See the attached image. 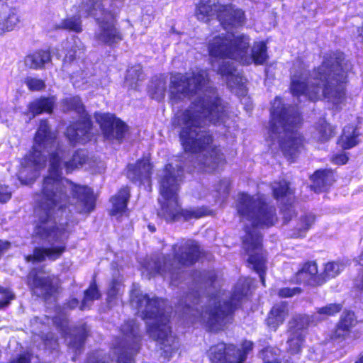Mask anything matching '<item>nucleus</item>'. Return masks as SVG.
I'll return each mask as SVG.
<instances>
[{
    "mask_svg": "<svg viewBox=\"0 0 363 363\" xmlns=\"http://www.w3.org/2000/svg\"><path fill=\"white\" fill-rule=\"evenodd\" d=\"M288 314L287 306L285 303H280L275 305L269 313L266 320L268 327L276 330L282 324Z\"/></svg>",
    "mask_w": 363,
    "mask_h": 363,
    "instance_id": "21",
    "label": "nucleus"
},
{
    "mask_svg": "<svg viewBox=\"0 0 363 363\" xmlns=\"http://www.w3.org/2000/svg\"><path fill=\"white\" fill-rule=\"evenodd\" d=\"M62 104L64 111H75L79 114L84 113V106L78 96L66 98Z\"/></svg>",
    "mask_w": 363,
    "mask_h": 363,
    "instance_id": "32",
    "label": "nucleus"
},
{
    "mask_svg": "<svg viewBox=\"0 0 363 363\" xmlns=\"http://www.w3.org/2000/svg\"><path fill=\"white\" fill-rule=\"evenodd\" d=\"M92 363H108V362H105L102 358V359L96 360L94 362H92Z\"/></svg>",
    "mask_w": 363,
    "mask_h": 363,
    "instance_id": "57",
    "label": "nucleus"
},
{
    "mask_svg": "<svg viewBox=\"0 0 363 363\" xmlns=\"http://www.w3.org/2000/svg\"><path fill=\"white\" fill-rule=\"evenodd\" d=\"M357 320L354 313L351 311L344 312L338 323L340 325L349 329L350 331L352 328L356 325Z\"/></svg>",
    "mask_w": 363,
    "mask_h": 363,
    "instance_id": "35",
    "label": "nucleus"
},
{
    "mask_svg": "<svg viewBox=\"0 0 363 363\" xmlns=\"http://www.w3.org/2000/svg\"><path fill=\"white\" fill-rule=\"evenodd\" d=\"M75 57V52L73 50H69L67 53L65 54L64 60L67 62H71L74 60Z\"/></svg>",
    "mask_w": 363,
    "mask_h": 363,
    "instance_id": "50",
    "label": "nucleus"
},
{
    "mask_svg": "<svg viewBox=\"0 0 363 363\" xmlns=\"http://www.w3.org/2000/svg\"><path fill=\"white\" fill-rule=\"evenodd\" d=\"M235 208L245 224V235L243 237V248L249 255L248 264L259 275L264 286L265 257L262 250V238L257 228H269L277 220L275 208L266 203L263 195L250 196L240 193L238 195Z\"/></svg>",
    "mask_w": 363,
    "mask_h": 363,
    "instance_id": "4",
    "label": "nucleus"
},
{
    "mask_svg": "<svg viewBox=\"0 0 363 363\" xmlns=\"http://www.w3.org/2000/svg\"><path fill=\"white\" fill-rule=\"evenodd\" d=\"M354 363H363V354L359 356Z\"/></svg>",
    "mask_w": 363,
    "mask_h": 363,
    "instance_id": "56",
    "label": "nucleus"
},
{
    "mask_svg": "<svg viewBox=\"0 0 363 363\" xmlns=\"http://www.w3.org/2000/svg\"><path fill=\"white\" fill-rule=\"evenodd\" d=\"M315 216L312 214L306 215L301 217L300 221L297 225V230L298 231L297 236H304L305 233L311 228L312 224L314 223Z\"/></svg>",
    "mask_w": 363,
    "mask_h": 363,
    "instance_id": "33",
    "label": "nucleus"
},
{
    "mask_svg": "<svg viewBox=\"0 0 363 363\" xmlns=\"http://www.w3.org/2000/svg\"><path fill=\"white\" fill-rule=\"evenodd\" d=\"M96 38L110 45L118 43L122 40L121 35L113 24H103L96 35Z\"/></svg>",
    "mask_w": 363,
    "mask_h": 363,
    "instance_id": "22",
    "label": "nucleus"
},
{
    "mask_svg": "<svg viewBox=\"0 0 363 363\" xmlns=\"http://www.w3.org/2000/svg\"><path fill=\"white\" fill-rule=\"evenodd\" d=\"M122 340L113 348V354L118 363H133V357L140 349V335L138 323L128 320L121 327Z\"/></svg>",
    "mask_w": 363,
    "mask_h": 363,
    "instance_id": "12",
    "label": "nucleus"
},
{
    "mask_svg": "<svg viewBox=\"0 0 363 363\" xmlns=\"http://www.w3.org/2000/svg\"><path fill=\"white\" fill-rule=\"evenodd\" d=\"M301 289L298 287L294 288H282L279 290L278 294L282 298H289L295 295L299 294Z\"/></svg>",
    "mask_w": 363,
    "mask_h": 363,
    "instance_id": "42",
    "label": "nucleus"
},
{
    "mask_svg": "<svg viewBox=\"0 0 363 363\" xmlns=\"http://www.w3.org/2000/svg\"><path fill=\"white\" fill-rule=\"evenodd\" d=\"M350 65L341 54L330 55L315 69L308 78L304 67L291 73V91L294 96H304L311 101L325 99L338 107L345 101V84Z\"/></svg>",
    "mask_w": 363,
    "mask_h": 363,
    "instance_id": "3",
    "label": "nucleus"
},
{
    "mask_svg": "<svg viewBox=\"0 0 363 363\" xmlns=\"http://www.w3.org/2000/svg\"><path fill=\"white\" fill-rule=\"evenodd\" d=\"M334 135V129L324 119H321L317 123L313 138L318 141H328Z\"/></svg>",
    "mask_w": 363,
    "mask_h": 363,
    "instance_id": "27",
    "label": "nucleus"
},
{
    "mask_svg": "<svg viewBox=\"0 0 363 363\" xmlns=\"http://www.w3.org/2000/svg\"><path fill=\"white\" fill-rule=\"evenodd\" d=\"M112 0H92V11L99 10L101 13H104V7L106 6H112ZM92 16H95L96 21H99V17H96L97 13L92 12Z\"/></svg>",
    "mask_w": 363,
    "mask_h": 363,
    "instance_id": "39",
    "label": "nucleus"
},
{
    "mask_svg": "<svg viewBox=\"0 0 363 363\" xmlns=\"http://www.w3.org/2000/svg\"><path fill=\"white\" fill-rule=\"evenodd\" d=\"M310 323H315L313 321V315L309 317L306 315H296L289 322V333H302L306 335V329Z\"/></svg>",
    "mask_w": 363,
    "mask_h": 363,
    "instance_id": "25",
    "label": "nucleus"
},
{
    "mask_svg": "<svg viewBox=\"0 0 363 363\" xmlns=\"http://www.w3.org/2000/svg\"><path fill=\"white\" fill-rule=\"evenodd\" d=\"M274 196L276 199H279L290 194L289 184L286 181L279 183L274 182L272 186Z\"/></svg>",
    "mask_w": 363,
    "mask_h": 363,
    "instance_id": "36",
    "label": "nucleus"
},
{
    "mask_svg": "<svg viewBox=\"0 0 363 363\" xmlns=\"http://www.w3.org/2000/svg\"><path fill=\"white\" fill-rule=\"evenodd\" d=\"M91 294V286L86 290L84 299L80 305V310L84 311L86 308V302L89 301V296Z\"/></svg>",
    "mask_w": 363,
    "mask_h": 363,
    "instance_id": "47",
    "label": "nucleus"
},
{
    "mask_svg": "<svg viewBox=\"0 0 363 363\" xmlns=\"http://www.w3.org/2000/svg\"><path fill=\"white\" fill-rule=\"evenodd\" d=\"M313 182L311 188L315 192L325 191L335 181L334 173L330 169H319L311 177Z\"/></svg>",
    "mask_w": 363,
    "mask_h": 363,
    "instance_id": "20",
    "label": "nucleus"
},
{
    "mask_svg": "<svg viewBox=\"0 0 363 363\" xmlns=\"http://www.w3.org/2000/svg\"><path fill=\"white\" fill-rule=\"evenodd\" d=\"M94 118L107 140L121 142L128 130L126 124L109 113H95Z\"/></svg>",
    "mask_w": 363,
    "mask_h": 363,
    "instance_id": "14",
    "label": "nucleus"
},
{
    "mask_svg": "<svg viewBox=\"0 0 363 363\" xmlns=\"http://www.w3.org/2000/svg\"><path fill=\"white\" fill-rule=\"evenodd\" d=\"M0 310L6 308L11 303V301L15 298V295L9 289H4L0 286Z\"/></svg>",
    "mask_w": 363,
    "mask_h": 363,
    "instance_id": "38",
    "label": "nucleus"
},
{
    "mask_svg": "<svg viewBox=\"0 0 363 363\" xmlns=\"http://www.w3.org/2000/svg\"><path fill=\"white\" fill-rule=\"evenodd\" d=\"M294 283H306L310 284H321L324 282L322 274H318V266L315 262L306 263L297 272L292 280Z\"/></svg>",
    "mask_w": 363,
    "mask_h": 363,
    "instance_id": "17",
    "label": "nucleus"
},
{
    "mask_svg": "<svg viewBox=\"0 0 363 363\" xmlns=\"http://www.w3.org/2000/svg\"><path fill=\"white\" fill-rule=\"evenodd\" d=\"M90 129L91 122L89 120L79 121L67 128L66 135L72 145H83L91 140Z\"/></svg>",
    "mask_w": 363,
    "mask_h": 363,
    "instance_id": "16",
    "label": "nucleus"
},
{
    "mask_svg": "<svg viewBox=\"0 0 363 363\" xmlns=\"http://www.w3.org/2000/svg\"><path fill=\"white\" fill-rule=\"evenodd\" d=\"M207 82L204 70L176 74L171 77L169 93L170 99L175 102L196 95L191 106L177 115V123L181 128L179 138L184 151L196 154L195 168L210 172L223 164L225 157L203 125L207 121L224 122L225 107L213 89H203Z\"/></svg>",
    "mask_w": 363,
    "mask_h": 363,
    "instance_id": "2",
    "label": "nucleus"
},
{
    "mask_svg": "<svg viewBox=\"0 0 363 363\" xmlns=\"http://www.w3.org/2000/svg\"><path fill=\"white\" fill-rule=\"evenodd\" d=\"M9 247V242L0 240V257Z\"/></svg>",
    "mask_w": 363,
    "mask_h": 363,
    "instance_id": "49",
    "label": "nucleus"
},
{
    "mask_svg": "<svg viewBox=\"0 0 363 363\" xmlns=\"http://www.w3.org/2000/svg\"><path fill=\"white\" fill-rule=\"evenodd\" d=\"M152 166L148 158L138 160L135 165L128 167L127 176L133 182L148 179L151 175Z\"/></svg>",
    "mask_w": 363,
    "mask_h": 363,
    "instance_id": "19",
    "label": "nucleus"
},
{
    "mask_svg": "<svg viewBox=\"0 0 363 363\" xmlns=\"http://www.w3.org/2000/svg\"><path fill=\"white\" fill-rule=\"evenodd\" d=\"M343 264L339 262H329L325 264V270L323 277L325 278H333L336 277L343 269Z\"/></svg>",
    "mask_w": 363,
    "mask_h": 363,
    "instance_id": "34",
    "label": "nucleus"
},
{
    "mask_svg": "<svg viewBox=\"0 0 363 363\" xmlns=\"http://www.w3.org/2000/svg\"><path fill=\"white\" fill-rule=\"evenodd\" d=\"M264 363H285L280 356L281 351L276 347H267L262 352Z\"/></svg>",
    "mask_w": 363,
    "mask_h": 363,
    "instance_id": "31",
    "label": "nucleus"
},
{
    "mask_svg": "<svg viewBox=\"0 0 363 363\" xmlns=\"http://www.w3.org/2000/svg\"><path fill=\"white\" fill-rule=\"evenodd\" d=\"M14 24H0V36L5 32L13 30Z\"/></svg>",
    "mask_w": 363,
    "mask_h": 363,
    "instance_id": "48",
    "label": "nucleus"
},
{
    "mask_svg": "<svg viewBox=\"0 0 363 363\" xmlns=\"http://www.w3.org/2000/svg\"><path fill=\"white\" fill-rule=\"evenodd\" d=\"M105 169V164L102 161H99L94 169L96 172L101 173Z\"/></svg>",
    "mask_w": 363,
    "mask_h": 363,
    "instance_id": "52",
    "label": "nucleus"
},
{
    "mask_svg": "<svg viewBox=\"0 0 363 363\" xmlns=\"http://www.w3.org/2000/svg\"><path fill=\"white\" fill-rule=\"evenodd\" d=\"M67 308L73 309L79 306V301L77 298H71L67 303Z\"/></svg>",
    "mask_w": 363,
    "mask_h": 363,
    "instance_id": "51",
    "label": "nucleus"
},
{
    "mask_svg": "<svg viewBox=\"0 0 363 363\" xmlns=\"http://www.w3.org/2000/svg\"><path fill=\"white\" fill-rule=\"evenodd\" d=\"M99 296L100 295L99 294L96 285L94 283H92V300L99 298Z\"/></svg>",
    "mask_w": 363,
    "mask_h": 363,
    "instance_id": "53",
    "label": "nucleus"
},
{
    "mask_svg": "<svg viewBox=\"0 0 363 363\" xmlns=\"http://www.w3.org/2000/svg\"><path fill=\"white\" fill-rule=\"evenodd\" d=\"M28 284L34 294L45 299L55 291L52 279L43 270L32 269L28 275Z\"/></svg>",
    "mask_w": 363,
    "mask_h": 363,
    "instance_id": "15",
    "label": "nucleus"
},
{
    "mask_svg": "<svg viewBox=\"0 0 363 363\" xmlns=\"http://www.w3.org/2000/svg\"><path fill=\"white\" fill-rule=\"evenodd\" d=\"M350 333L351 331L349 329L337 323L335 330L332 332L330 337L333 340L341 342L346 340Z\"/></svg>",
    "mask_w": 363,
    "mask_h": 363,
    "instance_id": "37",
    "label": "nucleus"
},
{
    "mask_svg": "<svg viewBox=\"0 0 363 363\" xmlns=\"http://www.w3.org/2000/svg\"><path fill=\"white\" fill-rule=\"evenodd\" d=\"M212 66H213V68H216V62H213Z\"/></svg>",
    "mask_w": 363,
    "mask_h": 363,
    "instance_id": "59",
    "label": "nucleus"
},
{
    "mask_svg": "<svg viewBox=\"0 0 363 363\" xmlns=\"http://www.w3.org/2000/svg\"><path fill=\"white\" fill-rule=\"evenodd\" d=\"M65 26V28H67V29H72V30H78L79 28V26H80V24H77V23H74V24H63Z\"/></svg>",
    "mask_w": 363,
    "mask_h": 363,
    "instance_id": "54",
    "label": "nucleus"
},
{
    "mask_svg": "<svg viewBox=\"0 0 363 363\" xmlns=\"http://www.w3.org/2000/svg\"><path fill=\"white\" fill-rule=\"evenodd\" d=\"M244 297V289L235 287L230 301H223L221 304L220 296L211 298V305L201 313V321L211 330H221L230 320V315Z\"/></svg>",
    "mask_w": 363,
    "mask_h": 363,
    "instance_id": "10",
    "label": "nucleus"
},
{
    "mask_svg": "<svg viewBox=\"0 0 363 363\" xmlns=\"http://www.w3.org/2000/svg\"><path fill=\"white\" fill-rule=\"evenodd\" d=\"M173 257L170 255L162 257L161 259H151L144 265L143 274L148 279L160 274L173 276L177 270L183 266L191 265L196 262L200 255L198 244L193 240H187L180 245L173 246Z\"/></svg>",
    "mask_w": 363,
    "mask_h": 363,
    "instance_id": "9",
    "label": "nucleus"
},
{
    "mask_svg": "<svg viewBox=\"0 0 363 363\" xmlns=\"http://www.w3.org/2000/svg\"><path fill=\"white\" fill-rule=\"evenodd\" d=\"M84 335H80L78 337L79 345H82L84 343Z\"/></svg>",
    "mask_w": 363,
    "mask_h": 363,
    "instance_id": "55",
    "label": "nucleus"
},
{
    "mask_svg": "<svg viewBox=\"0 0 363 363\" xmlns=\"http://www.w3.org/2000/svg\"><path fill=\"white\" fill-rule=\"evenodd\" d=\"M54 103L53 97L35 100L29 105V111L33 114V117L43 112L50 113L52 111Z\"/></svg>",
    "mask_w": 363,
    "mask_h": 363,
    "instance_id": "26",
    "label": "nucleus"
},
{
    "mask_svg": "<svg viewBox=\"0 0 363 363\" xmlns=\"http://www.w3.org/2000/svg\"><path fill=\"white\" fill-rule=\"evenodd\" d=\"M341 308V305L336 303H330L325 307L320 308L317 313L313 315V321H315V323L320 322L328 316L337 313Z\"/></svg>",
    "mask_w": 363,
    "mask_h": 363,
    "instance_id": "28",
    "label": "nucleus"
},
{
    "mask_svg": "<svg viewBox=\"0 0 363 363\" xmlns=\"http://www.w3.org/2000/svg\"><path fill=\"white\" fill-rule=\"evenodd\" d=\"M208 49L212 57L221 59V62L218 63L217 72L231 88L242 86L244 78L230 60L243 65L252 62L261 65L267 59L265 43L257 42L250 48V38L245 35L216 37L210 43Z\"/></svg>",
    "mask_w": 363,
    "mask_h": 363,
    "instance_id": "5",
    "label": "nucleus"
},
{
    "mask_svg": "<svg viewBox=\"0 0 363 363\" xmlns=\"http://www.w3.org/2000/svg\"><path fill=\"white\" fill-rule=\"evenodd\" d=\"M129 197L130 190L128 186L121 188L116 194L111 197L110 213L112 216L118 219L125 214Z\"/></svg>",
    "mask_w": 363,
    "mask_h": 363,
    "instance_id": "18",
    "label": "nucleus"
},
{
    "mask_svg": "<svg viewBox=\"0 0 363 363\" xmlns=\"http://www.w3.org/2000/svg\"><path fill=\"white\" fill-rule=\"evenodd\" d=\"M148 228L152 232H154L155 230V228L153 226L149 225Z\"/></svg>",
    "mask_w": 363,
    "mask_h": 363,
    "instance_id": "58",
    "label": "nucleus"
},
{
    "mask_svg": "<svg viewBox=\"0 0 363 363\" xmlns=\"http://www.w3.org/2000/svg\"><path fill=\"white\" fill-rule=\"evenodd\" d=\"M348 159V156L345 152H341L333 156L332 162L335 164L342 165L347 162Z\"/></svg>",
    "mask_w": 363,
    "mask_h": 363,
    "instance_id": "46",
    "label": "nucleus"
},
{
    "mask_svg": "<svg viewBox=\"0 0 363 363\" xmlns=\"http://www.w3.org/2000/svg\"><path fill=\"white\" fill-rule=\"evenodd\" d=\"M50 60L51 57L48 51L40 50L26 56L25 65L30 69H38L43 67Z\"/></svg>",
    "mask_w": 363,
    "mask_h": 363,
    "instance_id": "24",
    "label": "nucleus"
},
{
    "mask_svg": "<svg viewBox=\"0 0 363 363\" xmlns=\"http://www.w3.org/2000/svg\"><path fill=\"white\" fill-rule=\"evenodd\" d=\"M11 197V190L8 186H0V202L6 203Z\"/></svg>",
    "mask_w": 363,
    "mask_h": 363,
    "instance_id": "45",
    "label": "nucleus"
},
{
    "mask_svg": "<svg viewBox=\"0 0 363 363\" xmlns=\"http://www.w3.org/2000/svg\"><path fill=\"white\" fill-rule=\"evenodd\" d=\"M299 113L294 107H286L276 97L272 104L268 140L279 145L284 156L294 161L303 147V140L296 128L301 123Z\"/></svg>",
    "mask_w": 363,
    "mask_h": 363,
    "instance_id": "7",
    "label": "nucleus"
},
{
    "mask_svg": "<svg viewBox=\"0 0 363 363\" xmlns=\"http://www.w3.org/2000/svg\"><path fill=\"white\" fill-rule=\"evenodd\" d=\"M252 347L253 343L247 340L242 343V350H237L233 345H226L221 342L210 348L208 357L212 363H242Z\"/></svg>",
    "mask_w": 363,
    "mask_h": 363,
    "instance_id": "13",
    "label": "nucleus"
},
{
    "mask_svg": "<svg viewBox=\"0 0 363 363\" xmlns=\"http://www.w3.org/2000/svg\"><path fill=\"white\" fill-rule=\"evenodd\" d=\"M359 132L353 125H347L343 128V133L340 136L338 144L345 149H350L358 144Z\"/></svg>",
    "mask_w": 363,
    "mask_h": 363,
    "instance_id": "23",
    "label": "nucleus"
},
{
    "mask_svg": "<svg viewBox=\"0 0 363 363\" xmlns=\"http://www.w3.org/2000/svg\"><path fill=\"white\" fill-rule=\"evenodd\" d=\"M123 291V285L122 279L120 277H116L113 279L110 284V288L108 291V301L111 303L119 298Z\"/></svg>",
    "mask_w": 363,
    "mask_h": 363,
    "instance_id": "30",
    "label": "nucleus"
},
{
    "mask_svg": "<svg viewBox=\"0 0 363 363\" xmlns=\"http://www.w3.org/2000/svg\"><path fill=\"white\" fill-rule=\"evenodd\" d=\"M25 83L31 91H40L45 88V85L43 80L34 77H27Z\"/></svg>",
    "mask_w": 363,
    "mask_h": 363,
    "instance_id": "40",
    "label": "nucleus"
},
{
    "mask_svg": "<svg viewBox=\"0 0 363 363\" xmlns=\"http://www.w3.org/2000/svg\"><path fill=\"white\" fill-rule=\"evenodd\" d=\"M358 264L363 267V250L357 260ZM354 287L358 290L363 291V269L358 274L354 279Z\"/></svg>",
    "mask_w": 363,
    "mask_h": 363,
    "instance_id": "41",
    "label": "nucleus"
},
{
    "mask_svg": "<svg viewBox=\"0 0 363 363\" xmlns=\"http://www.w3.org/2000/svg\"><path fill=\"white\" fill-rule=\"evenodd\" d=\"M50 155L49 175L44 179L41 191L34 195V214L36 224L34 235L48 247H35L33 254L26 256L27 262L54 261L65 252L68 233L65 225L56 216L69 211L89 213L91 211L90 189L77 186L62 177V167L67 172L82 165L84 158L76 152L69 160V150L56 143V134L46 121H41L36 131L32 150L22 160L18 179L22 184L29 185L46 166Z\"/></svg>",
    "mask_w": 363,
    "mask_h": 363,
    "instance_id": "1",
    "label": "nucleus"
},
{
    "mask_svg": "<svg viewBox=\"0 0 363 363\" xmlns=\"http://www.w3.org/2000/svg\"><path fill=\"white\" fill-rule=\"evenodd\" d=\"M304 337L302 333H289L287 341L289 351L292 354L298 353L303 345Z\"/></svg>",
    "mask_w": 363,
    "mask_h": 363,
    "instance_id": "29",
    "label": "nucleus"
},
{
    "mask_svg": "<svg viewBox=\"0 0 363 363\" xmlns=\"http://www.w3.org/2000/svg\"><path fill=\"white\" fill-rule=\"evenodd\" d=\"M152 97L157 101H160L164 99L165 95V86L164 83L160 82L156 89L152 94Z\"/></svg>",
    "mask_w": 363,
    "mask_h": 363,
    "instance_id": "43",
    "label": "nucleus"
},
{
    "mask_svg": "<svg viewBox=\"0 0 363 363\" xmlns=\"http://www.w3.org/2000/svg\"><path fill=\"white\" fill-rule=\"evenodd\" d=\"M130 303L142 318L147 319V333L160 345L161 354L164 358L169 359L178 350V342L172 335L169 312L164 308L165 302L140 294L136 286L133 285Z\"/></svg>",
    "mask_w": 363,
    "mask_h": 363,
    "instance_id": "6",
    "label": "nucleus"
},
{
    "mask_svg": "<svg viewBox=\"0 0 363 363\" xmlns=\"http://www.w3.org/2000/svg\"><path fill=\"white\" fill-rule=\"evenodd\" d=\"M142 74L141 68L140 66H135L133 67H131L128 70L126 79H130V80H138L140 79V75Z\"/></svg>",
    "mask_w": 363,
    "mask_h": 363,
    "instance_id": "44",
    "label": "nucleus"
},
{
    "mask_svg": "<svg viewBox=\"0 0 363 363\" xmlns=\"http://www.w3.org/2000/svg\"><path fill=\"white\" fill-rule=\"evenodd\" d=\"M182 176V169L175 168L171 164L165 165L158 172L160 208L157 215L167 222L177 220L181 217L190 220L205 215V211L201 208L182 209L178 196Z\"/></svg>",
    "mask_w": 363,
    "mask_h": 363,
    "instance_id": "8",
    "label": "nucleus"
},
{
    "mask_svg": "<svg viewBox=\"0 0 363 363\" xmlns=\"http://www.w3.org/2000/svg\"><path fill=\"white\" fill-rule=\"evenodd\" d=\"M197 20L208 22L218 21L220 23H242L244 12L233 5H221L216 0H201L196 11Z\"/></svg>",
    "mask_w": 363,
    "mask_h": 363,
    "instance_id": "11",
    "label": "nucleus"
}]
</instances>
